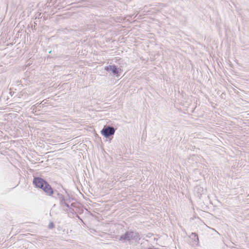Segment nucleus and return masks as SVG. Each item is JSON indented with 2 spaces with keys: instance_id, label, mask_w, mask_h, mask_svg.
Returning <instances> with one entry per match:
<instances>
[{
  "instance_id": "1",
  "label": "nucleus",
  "mask_w": 249,
  "mask_h": 249,
  "mask_svg": "<svg viewBox=\"0 0 249 249\" xmlns=\"http://www.w3.org/2000/svg\"><path fill=\"white\" fill-rule=\"evenodd\" d=\"M33 184L36 188L42 190L49 196H52L54 193V190L49 183L41 177L34 176Z\"/></svg>"
},
{
  "instance_id": "5",
  "label": "nucleus",
  "mask_w": 249,
  "mask_h": 249,
  "mask_svg": "<svg viewBox=\"0 0 249 249\" xmlns=\"http://www.w3.org/2000/svg\"><path fill=\"white\" fill-rule=\"evenodd\" d=\"M105 70L108 72L111 71L117 77H119L121 73V69L115 65L106 66L105 67Z\"/></svg>"
},
{
  "instance_id": "4",
  "label": "nucleus",
  "mask_w": 249,
  "mask_h": 249,
  "mask_svg": "<svg viewBox=\"0 0 249 249\" xmlns=\"http://www.w3.org/2000/svg\"><path fill=\"white\" fill-rule=\"evenodd\" d=\"M53 194L56 195V196H54V197L59 200V206L61 207H63V204L71 199L69 194H67L66 196H65L59 193L57 190H54Z\"/></svg>"
},
{
  "instance_id": "3",
  "label": "nucleus",
  "mask_w": 249,
  "mask_h": 249,
  "mask_svg": "<svg viewBox=\"0 0 249 249\" xmlns=\"http://www.w3.org/2000/svg\"><path fill=\"white\" fill-rule=\"evenodd\" d=\"M115 130L116 129L113 126L109 125H106L104 126L101 132L102 135L105 138H109L110 136L114 135Z\"/></svg>"
},
{
  "instance_id": "6",
  "label": "nucleus",
  "mask_w": 249,
  "mask_h": 249,
  "mask_svg": "<svg viewBox=\"0 0 249 249\" xmlns=\"http://www.w3.org/2000/svg\"><path fill=\"white\" fill-rule=\"evenodd\" d=\"M203 188L200 186H197L195 188V191L197 193L198 196H201L203 193Z\"/></svg>"
},
{
  "instance_id": "11",
  "label": "nucleus",
  "mask_w": 249,
  "mask_h": 249,
  "mask_svg": "<svg viewBox=\"0 0 249 249\" xmlns=\"http://www.w3.org/2000/svg\"><path fill=\"white\" fill-rule=\"evenodd\" d=\"M45 103H43V102H42L41 103L38 104V106H39V107H43Z\"/></svg>"
},
{
  "instance_id": "10",
  "label": "nucleus",
  "mask_w": 249,
  "mask_h": 249,
  "mask_svg": "<svg viewBox=\"0 0 249 249\" xmlns=\"http://www.w3.org/2000/svg\"><path fill=\"white\" fill-rule=\"evenodd\" d=\"M38 107H39V106H38V103H37V104H36V105H35V106L33 107V111H34V110H35V111H36V109H37V108Z\"/></svg>"
},
{
  "instance_id": "2",
  "label": "nucleus",
  "mask_w": 249,
  "mask_h": 249,
  "mask_svg": "<svg viewBox=\"0 0 249 249\" xmlns=\"http://www.w3.org/2000/svg\"><path fill=\"white\" fill-rule=\"evenodd\" d=\"M141 239V235L138 232L127 231L119 237V240L123 243H126L128 242L129 244H131L132 240L138 243Z\"/></svg>"
},
{
  "instance_id": "7",
  "label": "nucleus",
  "mask_w": 249,
  "mask_h": 249,
  "mask_svg": "<svg viewBox=\"0 0 249 249\" xmlns=\"http://www.w3.org/2000/svg\"><path fill=\"white\" fill-rule=\"evenodd\" d=\"M190 237L195 242H198V237L196 233L195 232H192L190 236Z\"/></svg>"
},
{
  "instance_id": "9",
  "label": "nucleus",
  "mask_w": 249,
  "mask_h": 249,
  "mask_svg": "<svg viewBox=\"0 0 249 249\" xmlns=\"http://www.w3.org/2000/svg\"><path fill=\"white\" fill-rule=\"evenodd\" d=\"M54 224L53 222H50L48 226V228L50 229H53V228H54Z\"/></svg>"
},
{
  "instance_id": "8",
  "label": "nucleus",
  "mask_w": 249,
  "mask_h": 249,
  "mask_svg": "<svg viewBox=\"0 0 249 249\" xmlns=\"http://www.w3.org/2000/svg\"><path fill=\"white\" fill-rule=\"evenodd\" d=\"M71 200L70 199L68 201H67L66 202L63 204V207L62 208L64 209L65 207H66L67 208V211H68V210L70 208V203H71Z\"/></svg>"
}]
</instances>
